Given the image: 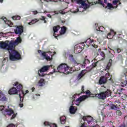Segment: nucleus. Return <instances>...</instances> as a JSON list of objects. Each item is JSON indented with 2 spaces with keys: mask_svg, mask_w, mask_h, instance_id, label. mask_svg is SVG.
Instances as JSON below:
<instances>
[{
  "mask_svg": "<svg viewBox=\"0 0 127 127\" xmlns=\"http://www.w3.org/2000/svg\"><path fill=\"white\" fill-rule=\"evenodd\" d=\"M8 42V41L7 47L9 53L10 60H11V61H17V60H19V59L21 58V56H20L18 52L14 50L16 45H15L14 41Z\"/></svg>",
  "mask_w": 127,
  "mask_h": 127,
  "instance_id": "nucleus-1",
  "label": "nucleus"
},
{
  "mask_svg": "<svg viewBox=\"0 0 127 127\" xmlns=\"http://www.w3.org/2000/svg\"><path fill=\"white\" fill-rule=\"evenodd\" d=\"M69 68H70L67 64H61L57 68L58 72L60 73H63L64 74H66L68 75L70 73L69 70Z\"/></svg>",
  "mask_w": 127,
  "mask_h": 127,
  "instance_id": "nucleus-2",
  "label": "nucleus"
},
{
  "mask_svg": "<svg viewBox=\"0 0 127 127\" xmlns=\"http://www.w3.org/2000/svg\"><path fill=\"white\" fill-rule=\"evenodd\" d=\"M110 95H111V90L107 89L105 91H103L99 94H95V97L100 100H105V99L108 98Z\"/></svg>",
  "mask_w": 127,
  "mask_h": 127,
  "instance_id": "nucleus-3",
  "label": "nucleus"
},
{
  "mask_svg": "<svg viewBox=\"0 0 127 127\" xmlns=\"http://www.w3.org/2000/svg\"><path fill=\"white\" fill-rule=\"evenodd\" d=\"M80 44L83 47H89L90 45H91L94 48H98V46L94 44V40H91V39H87L84 43H81Z\"/></svg>",
  "mask_w": 127,
  "mask_h": 127,
  "instance_id": "nucleus-4",
  "label": "nucleus"
},
{
  "mask_svg": "<svg viewBox=\"0 0 127 127\" xmlns=\"http://www.w3.org/2000/svg\"><path fill=\"white\" fill-rule=\"evenodd\" d=\"M14 87L15 88H17V90L18 91V92L19 94H21V96H23V97H24L25 96V94H24V92H23V90H22V89L23 87L22 86V84L19 83L18 82H16L13 84Z\"/></svg>",
  "mask_w": 127,
  "mask_h": 127,
  "instance_id": "nucleus-5",
  "label": "nucleus"
},
{
  "mask_svg": "<svg viewBox=\"0 0 127 127\" xmlns=\"http://www.w3.org/2000/svg\"><path fill=\"white\" fill-rule=\"evenodd\" d=\"M86 95H83L80 97H79L76 100V102H79V103H81V102L84 101V100H86V99H88L90 96H91V92L90 90H87L85 92Z\"/></svg>",
  "mask_w": 127,
  "mask_h": 127,
  "instance_id": "nucleus-6",
  "label": "nucleus"
},
{
  "mask_svg": "<svg viewBox=\"0 0 127 127\" xmlns=\"http://www.w3.org/2000/svg\"><path fill=\"white\" fill-rule=\"evenodd\" d=\"M24 27L22 25L16 26V29L14 30L15 34L18 35H21L23 33V29Z\"/></svg>",
  "mask_w": 127,
  "mask_h": 127,
  "instance_id": "nucleus-7",
  "label": "nucleus"
},
{
  "mask_svg": "<svg viewBox=\"0 0 127 127\" xmlns=\"http://www.w3.org/2000/svg\"><path fill=\"white\" fill-rule=\"evenodd\" d=\"M82 120L84 122H87L88 125H90V123H95V120L91 116H84Z\"/></svg>",
  "mask_w": 127,
  "mask_h": 127,
  "instance_id": "nucleus-8",
  "label": "nucleus"
},
{
  "mask_svg": "<svg viewBox=\"0 0 127 127\" xmlns=\"http://www.w3.org/2000/svg\"><path fill=\"white\" fill-rule=\"evenodd\" d=\"M8 94L9 95H19L18 93V90L16 89L15 86L10 88L8 91Z\"/></svg>",
  "mask_w": 127,
  "mask_h": 127,
  "instance_id": "nucleus-9",
  "label": "nucleus"
},
{
  "mask_svg": "<svg viewBox=\"0 0 127 127\" xmlns=\"http://www.w3.org/2000/svg\"><path fill=\"white\" fill-rule=\"evenodd\" d=\"M83 49H84V48H82L80 46L76 45L74 47V52L76 54H78V53H81V52H82V51H83Z\"/></svg>",
  "mask_w": 127,
  "mask_h": 127,
  "instance_id": "nucleus-10",
  "label": "nucleus"
},
{
  "mask_svg": "<svg viewBox=\"0 0 127 127\" xmlns=\"http://www.w3.org/2000/svg\"><path fill=\"white\" fill-rule=\"evenodd\" d=\"M3 115L5 116V115L7 116H11L12 114H14V112L12 109H5V110L3 111Z\"/></svg>",
  "mask_w": 127,
  "mask_h": 127,
  "instance_id": "nucleus-11",
  "label": "nucleus"
},
{
  "mask_svg": "<svg viewBox=\"0 0 127 127\" xmlns=\"http://www.w3.org/2000/svg\"><path fill=\"white\" fill-rule=\"evenodd\" d=\"M117 34V32H115L114 30L111 29L110 32L108 34V36L107 37L108 39H112Z\"/></svg>",
  "mask_w": 127,
  "mask_h": 127,
  "instance_id": "nucleus-12",
  "label": "nucleus"
},
{
  "mask_svg": "<svg viewBox=\"0 0 127 127\" xmlns=\"http://www.w3.org/2000/svg\"><path fill=\"white\" fill-rule=\"evenodd\" d=\"M74 1L77 4H81L82 6H85V7L88 6V4L86 3V2L83 0H74Z\"/></svg>",
  "mask_w": 127,
  "mask_h": 127,
  "instance_id": "nucleus-13",
  "label": "nucleus"
},
{
  "mask_svg": "<svg viewBox=\"0 0 127 127\" xmlns=\"http://www.w3.org/2000/svg\"><path fill=\"white\" fill-rule=\"evenodd\" d=\"M8 45V41H6L5 42L0 41V48L3 49L6 48Z\"/></svg>",
  "mask_w": 127,
  "mask_h": 127,
  "instance_id": "nucleus-14",
  "label": "nucleus"
},
{
  "mask_svg": "<svg viewBox=\"0 0 127 127\" xmlns=\"http://www.w3.org/2000/svg\"><path fill=\"white\" fill-rule=\"evenodd\" d=\"M86 73H87V71L86 70H82L78 74L77 76V79L78 80H81V79H82V78H83V77H84Z\"/></svg>",
  "mask_w": 127,
  "mask_h": 127,
  "instance_id": "nucleus-15",
  "label": "nucleus"
},
{
  "mask_svg": "<svg viewBox=\"0 0 127 127\" xmlns=\"http://www.w3.org/2000/svg\"><path fill=\"white\" fill-rule=\"evenodd\" d=\"M50 66L49 65H45L43 67H42L39 70V72L40 73H42L44 72H46L47 71H48V70L50 69Z\"/></svg>",
  "mask_w": 127,
  "mask_h": 127,
  "instance_id": "nucleus-16",
  "label": "nucleus"
},
{
  "mask_svg": "<svg viewBox=\"0 0 127 127\" xmlns=\"http://www.w3.org/2000/svg\"><path fill=\"white\" fill-rule=\"evenodd\" d=\"M42 56L44 57V58L46 59V60H47V61H51L52 60V59L50 58V57L48 55H46V52H42Z\"/></svg>",
  "mask_w": 127,
  "mask_h": 127,
  "instance_id": "nucleus-17",
  "label": "nucleus"
},
{
  "mask_svg": "<svg viewBox=\"0 0 127 127\" xmlns=\"http://www.w3.org/2000/svg\"><path fill=\"white\" fill-rule=\"evenodd\" d=\"M0 101H1L2 102H4L5 101H6V97H5V95L2 93V91L0 90Z\"/></svg>",
  "mask_w": 127,
  "mask_h": 127,
  "instance_id": "nucleus-18",
  "label": "nucleus"
},
{
  "mask_svg": "<svg viewBox=\"0 0 127 127\" xmlns=\"http://www.w3.org/2000/svg\"><path fill=\"white\" fill-rule=\"evenodd\" d=\"M44 125L46 127L49 126L50 127H58L57 125L54 123L52 124V123H50V122H48L46 121L44 122Z\"/></svg>",
  "mask_w": 127,
  "mask_h": 127,
  "instance_id": "nucleus-19",
  "label": "nucleus"
},
{
  "mask_svg": "<svg viewBox=\"0 0 127 127\" xmlns=\"http://www.w3.org/2000/svg\"><path fill=\"white\" fill-rule=\"evenodd\" d=\"M107 82V79L105 76H101L99 80V85H102V84H105Z\"/></svg>",
  "mask_w": 127,
  "mask_h": 127,
  "instance_id": "nucleus-20",
  "label": "nucleus"
},
{
  "mask_svg": "<svg viewBox=\"0 0 127 127\" xmlns=\"http://www.w3.org/2000/svg\"><path fill=\"white\" fill-rule=\"evenodd\" d=\"M66 31H67V27L65 26L62 27L61 31H60V35H63V34H65L66 33Z\"/></svg>",
  "mask_w": 127,
  "mask_h": 127,
  "instance_id": "nucleus-21",
  "label": "nucleus"
},
{
  "mask_svg": "<svg viewBox=\"0 0 127 127\" xmlns=\"http://www.w3.org/2000/svg\"><path fill=\"white\" fill-rule=\"evenodd\" d=\"M110 108L111 110H114V111L120 110V107H119V106H118V105H116L114 104H111L110 105Z\"/></svg>",
  "mask_w": 127,
  "mask_h": 127,
  "instance_id": "nucleus-22",
  "label": "nucleus"
},
{
  "mask_svg": "<svg viewBox=\"0 0 127 127\" xmlns=\"http://www.w3.org/2000/svg\"><path fill=\"white\" fill-rule=\"evenodd\" d=\"M76 111H77V108L73 106L72 104V106L70 107L69 113H70V114H72V115H74V114L76 113Z\"/></svg>",
  "mask_w": 127,
  "mask_h": 127,
  "instance_id": "nucleus-23",
  "label": "nucleus"
},
{
  "mask_svg": "<svg viewBox=\"0 0 127 127\" xmlns=\"http://www.w3.org/2000/svg\"><path fill=\"white\" fill-rule=\"evenodd\" d=\"M88 57L86 56L83 61V65H82V68H85L87 64H90V61L87 59Z\"/></svg>",
  "mask_w": 127,
  "mask_h": 127,
  "instance_id": "nucleus-24",
  "label": "nucleus"
},
{
  "mask_svg": "<svg viewBox=\"0 0 127 127\" xmlns=\"http://www.w3.org/2000/svg\"><path fill=\"white\" fill-rule=\"evenodd\" d=\"M113 63V60L110 59L109 60V62L108 63L106 68L105 69V71L106 72H108L109 70H110V68H111V66H112V63Z\"/></svg>",
  "mask_w": 127,
  "mask_h": 127,
  "instance_id": "nucleus-25",
  "label": "nucleus"
},
{
  "mask_svg": "<svg viewBox=\"0 0 127 127\" xmlns=\"http://www.w3.org/2000/svg\"><path fill=\"white\" fill-rule=\"evenodd\" d=\"M99 53L100 54V56H101V58L100 59V61H103V60H105V58L106 57V55L105 54V53H104L103 52H101V49H99Z\"/></svg>",
  "mask_w": 127,
  "mask_h": 127,
  "instance_id": "nucleus-26",
  "label": "nucleus"
},
{
  "mask_svg": "<svg viewBox=\"0 0 127 127\" xmlns=\"http://www.w3.org/2000/svg\"><path fill=\"white\" fill-rule=\"evenodd\" d=\"M19 97L20 98L19 107L22 108L23 107V104L22 103H23L24 97H22V95H21V94L20 93L19 94Z\"/></svg>",
  "mask_w": 127,
  "mask_h": 127,
  "instance_id": "nucleus-27",
  "label": "nucleus"
},
{
  "mask_svg": "<svg viewBox=\"0 0 127 127\" xmlns=\"http://www.w3.org/2000/svg\"><path fill=\"white\" fill-rule=\"evenodd\" d=\"M22 42V39H21V38L20 37H18L14 41V43L15 44V45H18V44H19V43H21Z\"/></svg>",
  "mask_w": 127,
  "mask_h": 127,
  "instance_id": "nucleus-28",
  "label": "nucleus"
},
{
  "mask_svg": "<svg viewBox=\"0 0 127 127\" xmlns=\"http://www.w3.org/2000/svg\"><path fill=\"white\" fill-rule=\"evenodd\" d=\"M118 5H116L115 6H113V4L111 3H108L107 7L108 9H112V8H117L118 7Z\"/></svg>",
  "mask_w": 127,
  "mask_h": 127,
  "instance_id": "nucleus-29",
  "label": "nucleus"
},
{
  "mask_svg": "<svg viewBox=\"0 0 127 127\" xmlns=\"http://www.w3.org/2000/svg\"><path fill=\"white\" fill-rule=\"evenodd\" d=\"M44 79L41 78L38 82L39 87H42V86H44L45 85V82H44Z\"/></svg>",
  "mask_w": 127,
  "mask_h": 127,
  "instance_id": "nucleus-30",
  "label": "nucleus"
},
{
  "mask_svg": "<svg viewBox=\"0 0 127 127\" xmlns=\"http://www.w3.org/2000/svg\"><path fill=\"white\" fill-rule=\"evenodd\" d=\"M61 123L62 125H64L66 123V117L62 116L60 118Z\"/></svg>",
  "mask_w": 127,
  "mask_h": 127,
  "instance_id": "nucleus-31",
  "label": "nucleus"
},
{
  "mask_svg": "<svg viewBox=\"0 0 127 127\" xmlns=\"http://www.w3.org/2000/svg\"><path fill=\"white\" fill-rule=\"evenodd\" d=\"M39 19H34L31 22H29L28 24L29 25H32V24H34V23H36V22H37V21H39Z\"/></svg>",
  "mask_w": 127,
  "mask_h": 127,
  "instance_id": "nucleus-32",
  "label": "nucleus"
},
{
  "mask_svg": "<svg viewBox=\"0 0 127 127\" xmlns=\"http://www.w3.org/2000/svg\"><path fill=\"white\" fill-rule=\"evenodd\" d=\"M60 28H61V27L59 25L54 26L53 27L54 32H58V30H59V29H60Z\"/></svg>",
  "mask_w": 127,
  "mask_h": 127,
  "instance_id": "nucleus-33",
  "label": "nucleus"
},
{
  "mask_svg": "<svg viewBox=\"0 0 127 127\" xmlns=\"http://www.w3.org/2000/svg\"><path fill=\"white\" fill-rule=\"evenodd\" d=\"M20 18H21L20 16H18V15H15L12 17V19H13V20H19Z\"/></svg>",
  "mask_w": 127,
  "mask_h": 127,
  "instance_id": "nucleus-34",
  "label": "nucleus"
},
{
  "mask_svg": "<svg viewBox=\"0 0 127 127\" xmlns=\"http://www.w3.org/2000/svg\"><path fill=\"white\" fill-rule=\"evenodd\" d=\"M40 20H43L44 23H47V21L46 20V17L43 16H41L40 18Z\"/></svg>",
  "mask_w": 127,
  "mask_h": 127,
  "instance_id": "nucleus-35",
  "label": "nucleus"
},
{
  "mask_svg": "<svg viewBox=\"0 0 127 127\" xmlns=\"http://www.w3.org/2000/svg\"><path fill=\"white\" fill-rule=\"evenodd\" d=\"M119 2H120V0H113L112 1L113 5H118Z\"/></svg>",
  "mask_w": 127,
  "mask_h": 127,
  "instance_id": "nucleus-36",
  "label": "nucleus"
},
{
  "mask_svg": "<svg viewBox=\"0 0 127 127\" xmlns=\"http://www.w3.org/2000/svg\"><path fill=\"white\" fill-rule=\"evenodd\" d=\"M92 69H93V67H92V66L90 65V66L87 67L85 69H83V70H86V73H88V72H90V71H91V70H92Z\"/></svg>",
  "mask_w": 127,
  "mask_h": 127,
  "instance_id": "nucleus-37",
  "label": "nucleus"
},
{
  "mask_svg": "<svg viewBox=\"0 0 127 127\" xmlns=\"http://www.w3.org/2000/svg\"><path fill=\"white\" fill-rule=\"evenodd\" d=\"M103 1H104V0H98V1H96L95 2V4H103Z\"/></svg>",
  "mask_w": 127,
  "mask_h": 127,
  "instance_id": "nucleus-38",
  "label": "nucleus"
},
{
  "mask_svg": "<svg viewBox=\"0 0 127 127\" xmlns=\"http://www.w3.org/2000/svg\"><path fill=\"white\" fill-rule=\"evenodd\" d=\"M122 114L123 113H122V111H121V110H120V109L116 110L117 116H122Z\"/></svg>",
  "mask_w": 127,
  "mask_h": 127,
  "instance_id": "nucleus-39",
  "label": "nucleus"
},
{
  "mask_svg": "<svg viewBox=\"0 0 127 127\" xmlns=\"http://www.w3.org/2000/svg\"><path fill=\"white\" fill-rule=\"evenodd\" d=\"M114 51L116 53H120V52H121V51H122V50L120 48L114 49Z\"/></svg>",
  "mask_w": 127,
  "mask_h": 127,
  "instance_id": "nucleus-40",
  "label": "nucleus"
},
{
  "mask_svg": "<svg viewBox=\"0 0 127 127\" xmlns=\"http://www.w3.org/2000/svg\"><path fill=\"white\" fill-rule=\"evenodd\" d=\"M99 31H101V32H104L105 31V28L103 26H100L98 30Z\"/></svg>",
  "mask_w": 127,
  "mask_h": 127,
  "instance_id": "nucleus-41",
  "label": "nucleus"
},
{
  "mask_svg": "<svg viewBox=\"0 0 127 127\" xmlns=\"http://www.w3.org/2000/svg\"><path fill=\"white\" fill-rule=\"evenodd\" d=\"M97 62H96V63H93L92 64V65H91V68H95V67H96L97 66Z\"/></svg>",
  "mask_w": 127,
  "mask_h": 127,
  "instance_id": "nucleus-42",
  "label": "nucleus"
},
{
  "mask_svg": "<svg viewBox=\"0 0 127 127\" xmlns=\"http://www.w3.org/2000/svg\"><path fill=\"white\" fill-rule=\"evenodd\" d=\"M60 35H58L57 36H56V32H54L53 33V36H54L55 37V38L57 39V37H59V36H60Z\"/></svg>",
  "mask_w": 127,
  "mask_h": 127,
  "instance_id": "nucleus-43",
  "label": "nucleus"
},
{
  "mask_svg": "<svg viewBox=\"0 0 127 127\" xmlns=\"http://www.w3.org/2000/svg\"><path fill=\"white\" fill-rule=\"evenodd\" d=\"M81 93H85V87L84 86H82L81 87Z\"/></svg>",
  "mask_w": 127,
  "mask_h": 127,
  "instance_id": "nucleus-44",
  "label": "nucleus"
},
{
  "mask_svg": "<svg viewBox=\"0 0 127 127\" xmlns=\"http://www.w3.org/2000/svg\"><path fill=\"white\" fill-rule=\"evenodd\" d=\"M7 127H15V126L13 124H10L7 126Z\"/></svg>",
  "mask_w": 127,
  "mask_h": 127,
  "instance_id": "nucleus-45",
  "label": "nucleus"
},
{
  "mask_svg": "<svg viewBox=\"0 0 127 127\" xmlns=\"http://www.w3.org/2000/svg\"><path fill=\"white\" fill-rule=\"evenodd\" d=\"M15 117H16V114H13V115L12 116V117L10 118V120H13V119H14L15 118Z\"/></svg>",
  "mask_w": 127,
  "mask_h": 127,
  "instance_id": "nucleus-46",
  "label": "nucleus"
},
{
  "mask_svg": "<svg viewBox=\"0 0 127 127\" xmlns=\"http://www.w3.org/2000/svg\"><path fill=\"white\" fill-rule=\"evenodd\" d=\"M72 62L74 63V64H78V62L74 59L72 58Z\"/></svg>",
  "mask_w": 127,
  "mask_h": 127,
  "instance_id": "nucleus-47",
  "label": "nucleus"
},
{
  "mask_svg": "<svg viewBox=\"0 0 127 127\" xmlns=\"http://www.w3.org/2000/svg\"><path fill=\"white\" fill-rule=\"evenodd\" d=\"M38 74H39V76H41V77H44V76H45V74L44 73L40 74L39 73V71L38 72Z\"/></svg>",
  "mask_w": 127,
  "mask_h": 127,
  "instance_id": "nucleus-48",
  "label": "nucleus"
},
{
  "mask_svg": "<svg viewBox=\"0 0 127 127\" xmlns=\"http://www.w3.org/2000/svg\"><path fill=\"white\" fill-rule=\"evenodd\" d=\"M3 109H4V107H3V106H0V111H3Z\"/></svg>",
  "mask_w": 127,
  "mask_h": 127,
  "instance_id": "nucleus-49",
  "label": "nucleus"
},
{
  "mask_svg": "<svg viewBox=\"0 0 127 127\" xmlns=\"http://www.w3.org/2000/svg\"><path fill=\"white\" fill-rule=\"evenodd\" d=\"M125 79L126 80V81L127 82V71L126 73H125Z\"/></svg>",
  "mask_w": 127,
  "mask_h": 127,
  "instance_id": "nucleus-50",
  "label": "nucleus"
},
{
  "mask_svg": "<svg viewBox=\"0 0 127 127\" xmlns=\"http://www.w3.org/2000/svg\"><path fill=\"white\" fill-rule=\"evenodd\" d=\"M47 15L48 17H49L50 18H52V16H51V15H50V14H48Z\"/></svg>",
  "mask_w": 127,
  "mask_h": 127,
  "instance_id": "nucleus-51",
  "label": "nucleus"
},
{
  "mask_svg": "<svg viewBox=\"0 0 127 127\" xmlns=\"http://www.w3.org/2000/svg\"><path fill=\"white\" fill-rule=\"evenodd\" d=\"M29 93V91L28 90H26L25 93L24 92V94H25V95H26V94H28Z\"/></svg>",
  "mask_w": 127,
  "mask_h": 127,
  "instance_id": "nucleus-52",
  "label": "nucleus"
},
{
  "mask_svg": "<svg viewBox=\"0 0 127 127\" xmlns=\"http://www.w3.org/2000/svg\"><path fill=\"white\" fill-rule=\"evenodd\" d=\"M33 13L34 14H37V13H38V12L37 11H33Z\"/></svg>",
  "mask_w": 127,
  "mask_h": 127,
  "instance_id": "nucleus-53",
  "label": "nucleus"
},
{
  "mask_svg": "<svg viewBox=\"0 0 127 127\" xmlns=\"http://www.w3.org/2000/svg\"><path fill=\"white\" fill-rule=\"evenodd\" d=\"M61 12H59L60 13H61V14H65V12H63V10H61Z\"/></svg>",
  "mask_w": 127,
  "mask_h": 127,
  "instance_id": "nucleus-54",
  "label": "nucleus"
},
{
  "mask_svg": "<svg viewBox=\"0 0 127 127\" xmlns=\"http://www.w3.org/2000/svg\"><path fill=\"white\" fill-rule=\"evenodd\" d=\"M54 12L55 14H59L60 13L59 12H57V11H54Z\"/></svg>",
  "mask_w": 127,
  "mask_h": 127,
  "instance_id": "nucleus-55",
  "label": "nucleus"
},
{
  "mask_svg": "<svg viewBox=\"0 0 127 127\" xmlns=\"http://www.w3.org/2000/svg\"><path fill=\"white\" fill-rule=\"evenodd\" d=\"M2 19H3V20H4V21H5V20L4 19H6V18L4 17H2Z\"/></svg>",
  "mask_w": 127,
  "mask_h": 127,
  "instance_id": "nucleus-56",
  "label": "nucleus"
},
{
  "mask_svg": "<svg viewBox=\"0 0 127 127\" xmlns=\"http://www.w3.org/2000/svg\"><path fill=\"white\" fill-rule=\"evenodd\" d=\"M34 90H35V88L34 87H33V88H32V92H34Z\"/></svg>",
  "mask_w": 127,
  "mask_h": 127,
  "instance_id": "nucleus-57",
  "label": "nucleus"
},
{
  "mask_svg": "<svg viewBox=\"0 0 127 127\" xmlns=\"http://www.w3.org/2000/svg\"><path fill=\"white\" fill-rule=\"evenodd\" d=\"M107 1H108L107 0H104V3H107Z\"/></svg>",
  "mask_w": 127,
  "mask_h": 127,
  "instance_id": "nucleus-58",
  "label": "nucleus"
},
{
  "mask_svg": "<svg viewBox=\"0 0 127 127\" xmlns=\"http://www.w3.org/2000/svg\"><path fill=\"white\" fill-rule=\"evenodd\" d=\"M69 57H71V58H73V55H69Z\"/></svg>",
  "mask_w": 127,
  "mask_h": 127,
  "instance_id": "nucleus-59",
  "label": "nucleus"
},
{
  "mask_svg": "<svg viewBox=\"0 0 127 127\" xmlns=\"http://www.w3.org/2000/svg\"><path fill=\"white\" fill-rule=\"evenodd\" d=\"M72 97H73V99H75L76 95H73Z\"/></svg>",
  "mask_w": 127,
  "mask_h": 127,
  "instance_id": "nucleus-60",
  "label": "nucleus"
},
{
  "mask_svg": "<svg viewBox=\"0 0 127 127\" xmlns=\"http://www.w3.org/2000/svg\"><path fill=\"white\" fill-rule=\"evenodd\" d=\"M38 53H41V50H39L38 51Z\"/></svg>",
  "mask_w": 127,
  "mask_h": 127,
  "instance_id": "nucleus-61",
  "label": "nucleus"
},
{
  "mask_svg": "<svg viewBox=\"0 0 127 127\" xmlns=\"http://www.w3.org/2000/svg\"><path fill=\"white\" fill-rule=\"evenodd\" d=\"M101 5H102L103 6V7H105V4H104V2L103 3V4H101Z\"/></svg>",
  "mask_w": 127,
  "mask_h": 127,
  "instance_id": "nucleus-62",
  "label": "nucleus"
},
{
  "mask_svg": "<svg viewBox=\"0 0 127 127\" xmlns=\"http://www.w3.org/2000/svg\"><path fill=\"white\" fill-rule=\"evenodd\" d=\"M122 87H125V86H127V84H123L122 85Z\"/></svg>",
  "mask_w": 127,
  "mask_h": 127,
  "instance_id": "nucleus-63",
  "label": "nucleus"
},
{
  "mask_svg": "<svg viewBox=\"0 0 127 127\" xmlns=\"http://www.w3.org/2000/svg\"><path fill=\"white\" fill-rule=\"evenodd\" d=\"M118 56L119 57H123V56H122V55H119Z\"/></svg>",
  "mask_w": 127,
  "mask_h": 127,
  "instance_id": "nucleus-64",
  "label": "nucleus"
}]
</instances>
